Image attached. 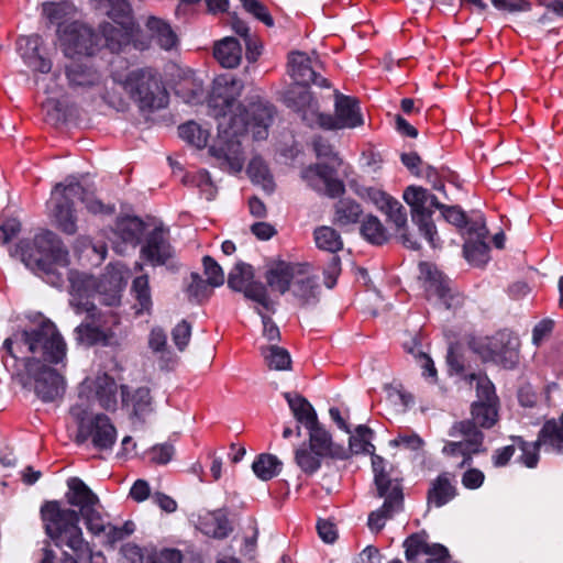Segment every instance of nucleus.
Masks as SVG:
<instances>
[{"mask_svg": "<svg viewBox=\"0 0 563 563\" xmlns=\"http://www.w3.org/2000/svg\"><path fill=\"white\" fill-rule=\"evenodd\" d=\"M456 495V488L452 484L449 474L440 475L428 492V500L437 507L445 505Z\"/></svg>", "mask_w": 563, "mask_h": 563, "instance_id": "nucleus-38", "label": "nucleus"}, {"mask_svg": "<svg viewBox=\"0 0 563 563\" xmlns=\"http://www.w3.org/2000/svg\"><path fill=\"white\" fill-rule=\"evenodd\" d=\"M145 26L150 37L163 49L169 51L178 43V37L170 24L157 16H148Z\"/></svg>", "mask_w": 563, "mask_h": 563, "instance_id": "nucleus-30", "label": "nucleus"}, {"mask_svg": "<svg viewBox=\"0 0 563 563\" xmlns=\"http://www.w3.org/2000/svg\"><path fill=\"white\" fill-rule=\"evenodd\" d=\"M382 211L387 214L397 231H405V227L407 224V212L398 200L391 198L390 201L382 208Z\"/></svg>", "mask_w": 563, "mask_h": 563, "instance_id": "nucleus-56", "label": "nucleus"}, {"mask_svg": "<svg viewBox=\"0 0 563 563\" xmlns=\"http://www.w3.org/2000/svg\"><path fill=\"white\" fill-rule=\"evenodd\" d=\"M468 379L476 380L477 401L498 404L495 387L486 376L471 374Z\"/></svg>", "mask_w": 563, "mask_h": 563, "instance_id": "nucleus-54", "label": "nucleus"}, {"mask_svg": "<svg viewBox=\"0 0 563 563\" xmlns=\"http://www.w3.org/2000/svg\"><path fill=\"white\" fill-rule=\"evenodd\" d=\"M287 107L297 112L309 126L324 130L354 129L363 125L358 100L334 90V114L320 112L318 101L309 90L295 89L287 97Z\"/></svg>", "mask_w": 563, "mask_h": 563, "instance_id": "nucleus-2", "label": "nucleus"}, {"mask_svg": "<svg viewBox=\"0 0 563 563\" xmlns=\"http://www.w3.org/2000/svg\"><path fill=\"white\" fill-rule=\"evenodd\" d=\"M312 145L320 162L306 167L301 172V178L318 192L332 198L341 196L345 190L343 181L336 175L342 164L341 158L329 141L322 136L314 137Z\"/></svg>", "mask_w": 563, "mask_h": 563, "instance_id": "nucleus-7", "label": "nucleus"}, {"mask_svg": "<svg viewBox=\"0 0 563 563\" xmlns=\"http://www.w3.org/2000/svg\"><path fill=\"white\" fill-rule=\"evenodd\" d=\"M131 406L135 416L146 412L151 406V394L147 388H139L131 398Z\"/></svg>", "mask_w": 563, "mask_h": 563, "instance_id": "nucleus-60", "label": "nucleus"}, {"mask_svg": "<svg viewBox=\"0 0 563 563\" xmlns=\"http://www.w3.org/2000/svg\"><path fill=\"white\" fill-rule=\"evenodd\" d=\"M85 320L75 329L76 340L85 345H113L121 340L120 317L112 310L101 311L96 306L85 310Z\"/></svg>", "mask_w": 563, "mask_h": 563, "instance_id": "nucleus-10", "label": "nucleus"}, {"mask_svg": "<svg viewBox=\"0 0 563 563\" xmlns=\"http://www.w3.org/2000/svg\"><path fill=\"white\" fill-rule=\"evenodd\" d=\"M23 44H25L26 48L32 51V55L26 56L23 54L29 66H31L34 70L40 71L42 74H47L51 71L52 63L49 59H46L38 55V46L41 44V37L38 35H33L30 37H21L18 41L19 49H22Z\"/></svg>", "mask_w": 563, "mask_h": 563, "instance_id": "nucleus-39", "label": "nucleus"}, {"mask_svg": "<svg viewBox=\"0 0 563 563\" xmlns=\"http://www.w3.org/2000/svg\"><path fill=\"white\" fill-rule=\"evenodd\" d=\"M179 136L197 148H202L207 145L209 139L208 130H203L195 122L181 124L178 128Z\"/></svg>", "mask_w": 563, "mask_h": 563, "instance_id": "nucleus-49", "label": "nucleus"}, {"mask_svg": "<svg viewBox=\"0 0 563 563\" xmlns=\"http://www.w3.org/2000/svg\"><path fill=\"white\" fill-rule=\"evenodd\" d=\"M333 224L344 228L356 224L362 214L363 209L358 202L351 198H342L334 203Z\"/></svg>", "mask_w": 563, "mask_h": 563, "instance_id": "nucleus-33", "label": "nucleus"}, {"mask_svg": "<svg viewBox=\"0 0 563 563\" xmlns=\"http://www.w3.org/2000/svg\"><path fill=\"white\" fill-rule=\"evenodd\" d=\"M75 13V7L71 2H45L43 3V14L52 23H60L64 19Z\"/></svg>", "mask_w": 563, "mask_h": 563, "instance_id": "nucleus-51", "label": "nucleus"}, {"mask_svg": "<svg viewBox=\"0 0 563 563\" xmlns=\"http://www.w3.org/2000/svg\"><path fill=\"white\" fill-rule=\"evenodd\" d=\"M21 230L20 222L14 218H8L0 223V242H10Z\"/></svg>", "mask_w": 563, "mask_h": 563, "instance_id": "nucleus-63", "label": "nucleus"}, {"mask_svg": "<svg viewBox=\"0 0 563 563\" xmlns=\"http://www.w3.org/2000/svg\"><path fill=\"white\" fill-rule=\"evenodd\" d=\"M261 352L266 365L271 369L284 371L290 367L291 358L287 350L277 345H271L262 347Z\"/></svg>", "mask_w": 563, "mask_h": 563, "instance_id": "nucleus-47", "label": "nucleus"}, {"mask_svg": "<svg viewBox=\"0 0 563 563\" xmlns=\"http://www.w3.org/2000/svg\"><path fill=\"white\" fill-rule=\"evenodd\" d=\"M243 84L234 77H220L214 81L210 107L218 120V144L209 148L218 166L229 173H239L244 165V155L240 137L247 131L255 140L268 135L274 109L264 102H253L249 109L238 102Z\"/></svg>", "mask_w": 563, "mask_h": 563, "instance_id": "nucleus-1", "label": "nucleus"}, {"mask_svg": "<svg viewBox=\"0 0 563 563\" xmlns=\"http://www.w3.org/2000/svg\"><path fill=\"white\" fill-rule=\"evenodd\" d=\"M202 263L207 284L212 287L221 286L224 283V273L221 266L208 255L203 257Z\"/></svg>", "mask_w": 563, "mask_h": 563, "instance_id": "nucleus-57", "label": "nucleus"}, {"mask_svg": "<svg viewBox=\"0 0 563 563\" xmlns=\"http://www.w3.org/2000/svg\"><path fill=\"white\" fill-rule=\"evenodd\" d=\"M202 531L212 538L223 539L232 530L227 516L221 511L217 510L208 515L203 521Z\"/></svg>", "mask_w": 563, "mask_h": 563, "instance_id": "nucleus-41", "label": "nucleus"}, {"mask_svg": "<svg viewBox=\"0 0 563 563\" xmlns=\"http://www.w3.org/2000/svg\"><path fill=\"white\" fill-rule=\"evenodd\" d=\"M214 58L224 68H235L242 60V46L234 37H225L214 45Z\"/></svg>", "mask_w": 563, "mask_h": 563, "instance_id": "nucleus-32", "label": "nucleus"}, {"mask_svg": "<svg viewBox=\"0 0 563 563\" xmlns=\"http://www.w3.org/2000/svg\"><path fill=\"white\" fill-rule=\"evenodd\" d=\"M373 431L366 426H358L355 429V434L350 437L349 449H345L351 454L366 453L371 454L372 457L375 455V446L372 444Z\"/></svg>", "mask_w": 563, "mask_h": 563, "instance_id": "nucleus-43", "label": "nucleus"}, {"mask_svg": "<svg viewBox=\"0 0 563 563\" xmlns=\"http://www.w3.org/2000/svg\"><path fill=\"white\" fill-rule=\"evenodd\" d=\"M541 444L548 445L551 450L563 452V423L560 420L551 419L545 421L539 435Z\"/></svg>", "mask_w": 563, "mask_h": 563, "instance_id": "nucleus-40", "label": "nucleus"}, {"mask_svg": "<svg viewBox=\"0 0 563 563\" xmlns=\"http://www.w3.org/2000/svg\"><path fill=\"white\" fill-rule=\"evenodd\" d=\"M183 555L180 551L174 549H164L151 556L148 563H181Z\"/></svg>", "mask_w": 563, "mask_h": 563, "instance_id": "nucleus-64", "label": "nucleus"}, {"mask_svg": "<svg viewBox=\"0 0 563 563\" xmlns=\"http://www.w3.org/2000/svg\"><path fill=\"white\" fill-rule=\"evenodd\" d=\"M322 456L317 454L306 444H302L295 451V463L308 476L313 475L320 467Z\"/></svg>", "mask_w": 563, "mask_h": 563, "instance_id": "nucleus-45", "label": "nucleus"}, {"mask_svg": "<svg viewBox=\"0 0 563 563\" xmlns=\"http://www.w3.org/2000/svg\"><path fill=\"white\" fill-rule=\"evenodd\" d=\"M22 262L52 286L63 285L58 267L69 265V252L52 231H42L32 242L22 241L18 246Z\"/></svg>", "mask_w": 563, "mask_h": 563, "instance_id": "nucleus-3", "label": "nucleus"}, {"mask_svg": "<svg viewBox=\"0 0 563 563\" xmlns=\"http://www.w3.org/2000/svg\"><path fill=\"white\" fill-rule=\"evenodd\" d=\"M84 202L91 213H104L110 209L95 197L89 188H85L74 177L67 178L65 184H56L51 197L53 216L57 227L66 234L73 235L77 231L76 214L73 208V198Z\"/></svg>", "mask_w": 563, "mask_h": 563, "instance_id": "nucleus-5", "label": "nucleus"}, {"mask_svg": "<svg viewBox=\"0 0 563 563\" xmlns=\"http://www.w3.org/2000/svg\"><path fill=\"white\" fill-rule=\"evenodd\" d=\"M362 236L372 244L382 245L388 240V233L379 219L375 216H366L361 224Z\"/></svg>", "mask_w": 563, "mask_h": 563, "instance_id": "nucleus-42", "label": "nucleus"}, {"mask_svg": "<svg viewBox=\"0 0 563 563\" xmlns=\"http://www.w3.org/2000/svg\"><path fill=\"white\" fill-rule=\"evenodd\" d=\"M449 435L461 438V440L446 442L442 453L450 457L462 456L463 461L459 465L460 467L470 465L473 455L485 452L484 433L477 432L470 422H454L450 428Z\"/></svg>", "mask_w": 563, "mask_h": 563, "instance_id": "nucleus-15", "label": "nucleus"}, {"mask_svg": "<svg viewBox=\"0 0 563 563\" xmlns=\"http://www.w3.org/2000/svg\"><path fill=\"white\" fill-rule=\"evenodd\" d=\"M406 549V558L411 561L416 559L420 553L431 555H443L445 553V547L439 543L429 544L423 534L413 533L406 539L404 542Z\"/></svg>", "mask_w": 563, "mask_h": 563, "instance_id": "nucleus-36", "label": "nucleus"}, {"mask_svg": "<svg viewBox=\"0 0 563 563\" xmlns=\"http://www.w3.org/2000/svg\"><path fill=\"white\" fill-rule=\"evenodd\" d=\"M319 60L312 59L306 53L302 52H292L288 56V74L290 77L297 82L298 87L291 88L287 95L285 101L287 102V97L291 90L295 89H305V86L310 84H314L319 87H330V82L328 79L321 77L318 74Z\"/></svg>", "mask_w": 563, "mask_h": 563, "instance_id": "nucleus-18", "label": "nucleus"}, {"mask_svg": "<svg viewBox=\"0 0 563 563\" xmlns=\"http://www.w3.org/2000/svg\"><path fill=\"white\" fill-rule=\"evenodd\" d=\"M405 201L411 207L412 221L419 227L420 232L428 242L437 246V230L431 221L434 209L442 208L437 197L422 187H408L404 192Z\"/></svg>", "mask_w": 563, "mask_h": 563, "instance_id": "nucleus-13", "label": "nucleus"}, {"mask_svg": "<svg viewBox=\"0 0 563 563\" xmlns=\"http://www.w3.org/2000/svg\"><path fill=\"white\" fill-rule=\"evenodd\" d=\"M175 450L172 444L164 443L153 446L148 451V459L154 464H167L174 456Z\"/></svg>", "mask_w": 563, "mask_h": 563, "instance_id": "nucleus-59", "label": "nucleus"}, {"mask_svg": "<svg viewBox=\"0 0 563 563\" xmlns=\"http://www.w3.org/2000/svg\"><path fill=\"white\" fill-rule=\"evenodd\" d=\"M68 493L66 494L67 501L75 507L79 508V514L87 512L92 507H100L99 498L92 490L77 477L68 481Z\"/></svg>", "mask_w": 563, "mask_h": 563, "instance_id": "nucleus-27", "label": "nucleus"}, {"mask_svg": "<svg viewBox=\"0 0 563 563\" xmlns=\"http://www.w3.org/2000/svg\"><path fill=\"white\" fill-rule=\"evenodd\" d=\"M21 343L30 353L25 364L29 372L37 371L41 363L58 364L66 356V343L56 325L49 320L43 321L30 331H24L21 334Z\"/></svg>", "mask_w": 563, "mask_h": 563, "instance_id": "nucleus-8", "label": "nucleus"}, {"mask_svg": "<svg viewBox=\"0 0 563 563\" xmlns=\"http://www.w3.org/2000/svg\"><path fill=\"white\" fill-rule=\"evenodd\" d=\"M308 446L324 457L345 460L349 459V452L340 444L332 441L331 434L318 422L308 428Z\"/></svg>", "mask_w": 563, "mask_h": 563, "instance_id": "nucleus-25", "label": "nucleus"}, {"mask_svg": "<svg viewBox=\"0 0 563 563\" xmlns=\"http://www.w3.org/2000/svg\"><path fill=\"white\" fill-rule=\"evenodd\" d=\"M58 41L64 55L74 59L92 56L99 47L100 37L91 27L73 22L58 29Z\"/></svg>", "mask_w": 563, "mask_h": 563, "instance_id": "nucleus-14", "label": "nucleus"}, {"mask_svg": "<svg viewBox=\"0 0 563 563\" xmlns=\"http://www.w3.org/2000/svg\"><path fill=\"white\" fill-rule=\"evenodd\" d=\"M146 232V224L137 217H122L115 222L113 233L122 242L136 246Z\"/></svg>", "mask_w": 563, "mask_h": 563, "instance_id": "nucleus-31", "label": "nucleus"}, {"mask_svg": "<svg viewBox=\"0 0 563 563\" xmlns=\"http://www.w3.org/2000/svg\"><path fill=\"white\" fill-rule=\"evenodd\" d=\"M68 282L69 303L75 312L81 314L85 310H91L95 305L90 299L98 296L97 279L90 274L71 269L68 273Z\"/></svg>", "mask_w": 563, "mask_h": 563, "instance_id": "nucleus-19", "label": "nucleus"}, {"mask_svg": "<svg viewBox=\"0 0 563 563\" xmlns=\"http://www.w3.org/2000/svg\"><path fill=\"white\" fill-rule=\"evenodd\" d=\"M71 416L78 423L76 441L84 443L91 440L95 448L99 450L111 449L117 439V431L106 415H96L87 418V412L80 406L70 409Z\"/></svg>", "mask_w": 563, "mask_h": 563, "instance_id": "nucleus-12", "label": "nucleus"}, {"mask_svg": "<svg viewBox=\"0 0 563 563\" xmlns=\"http://www.w3.org/2000/svg\"><path fill=\"white\" fill-rule=\"evenodd\" d=\"M85 520L87 529L93 534H100L107 531V526L100 511L99 507H92L87 512L80 515Z\"/></svg>", "mask_w": 563, "mask_h": 563, "instance_id": "nucleus-58", "label": "nucleus"}, {"mask_svg": "<svg viewBox=\"0 0 563 563\" xmlns=\"http://www.w3.org/2000/svg\"><path fill=\"white\" fill-rule=\"evenodd\" d=\"M121 85L141 110L154 111L168 103V93L162 78L151 68L129 73Z\"/></svg>", "mask_w": 563, "mask_h": 563, "instance_id": "nucleus-9", "label": "nucleus"}, {"mask_svg": "<svg viewBox=\"0 0 563 563\" xmlns=\"http://www.w3.org/2000/svg\"><path fill=\"white\" fill-rule=\"evenodd\" d=\"M286 398L295 418L307 429L318 423L317 413L311 404L298 394L285 393Z\"/></svg>", "mask_w": 563, "mask_h": 563, "instance_id": "nucleus-35", "label": "nucleus"}, {"mask_svg": "<svg viewBox=\"0 0 563 563\" xmlns=\"http://www.w3.org/2000/svg\"><path fill=\"white\" fill-rule=\"evenodd\" d=\"M486 235L487 230L484 221H475L470 224L467 239L463 246L464 255L470 263L474 265L486 263L488 256Z\"/></svg>", "mask_w": 563, "mask_h": 563, "instance_id": "nucleus-24", "label": "nucleus"}, {"mask_svg": "<svg viewBox=\"0 0 563 563\" xmlns=\"http://www.w3.org/2000/svg\"><path fill=\"white\" fill-rule=\"evenodd\" d=\"M300 269V264L279 262L272 265L265 278L272 290L285 294L290 289L292 276Z\"/></svg>", "mask_w": 563, "mask_h": 563, "instance_id": "nucleus-28", "label": "nucleus"}, {"mask_svg": "<svg viewBox=\"0 0 563 563\" xmlns=\"http://www.w3.org/2000/svg\"><path fill=\"white\" fill-rule=\"evenodd\" d=\"M173 341L175 345L178 347L179 351H184L187 346L190 335H191V327L186 321H180L173 330L172 332Z\"/></svg>", "mask_w": 563, "mask_h": 563, "instance_id": "nucleus-62", "label": "nucleus"}, {"mask_svg": "<svg viewBox=\"0 0 563 563\" xmlns=\"http://www.w3.org/2000/svg\"><path fill=\"white\" fill-rule=\"evenodd\" d=\"M472 350L484 362H493L512 368L519 360V339L509 331H499L490 338L473 340Z\"/></svg>", "mask_w": 563, "mask_h": 563, "instance_id": "nucleus-11", "label": "nucleus"}, {"mask_svg": "<svg viewBox=\"0 0 563 563\" xmlns=\"http://www.w3.org/2000/svg\"><path fill=\"white\" fill-rule=\"evenodd\" d=\"M421 279L429 296H435L446 309H455L463 303V297L451 287L450 280L432 264L420 265Z\"/></svg>", "mask_w": 563, "mask_h": 563, "instance_id": "nucleus-17", "label": "nucleus"}, {"mask_svg": "<svg viewBox=\"0 0 563 563\" xmlns=\"http://www.w3.org/2000/svg\"><path fill=\"white\" fill-rule=\"evenodd\" d=\"M132 292L139 303L137 312L148 311L152 307V298L147 275L139 276L133 280Z\"/></svg>", "mask_w": 563, "mask_h": 563, "instance_id": "nucleus-50", "label": "nucleus"}, {"mask_svg": "<svg viewBox=\"0 0 563 563\" xmlns=\"http://www.w3.org/2000/svg\"><path fill=\"white\" fill-rule=\"evenodd\" d=\"M141 255L153 266L167 265L175 255V251L169 243L168 231L162 227H156L146 232Z\"/></svg>", "mask_w": 563, "mask_h": 563, "instance_id": "nucleus-21", "label": "nucleus"}, {"mask_svg": "<svg viewBox=\"0 0 563 563\" xmlns=\"http://www.w3.org/2000/svg\"><path fill=\"white\" fill-rule=\"evenodd\" d=\"M290 289L294 296L302 303H309L316 299L318 285L316 280L307 274V265L300 264V269L292 276Z\"/></svg>", "mask_w": 563, "mask_h": 563, "instance_id": "nucleus-34", "label": "nucleus"}, {"mask_svg": "<svg viewBox=\"0 0 563 563\" xmlns=\"http://www.w3.org/2000/svg\"><path fill=\"white\" fill-rule=\"evenodd\" d=\"M97 295L102 303L107 306L118 305L125 285L123 268L108 265L101 277L97 279Z\"/></svg>", "mask_w": 563, "mask_h": 563, "instance_id": "nucleus-22", "label": "nucleus"}, {"mask_svg": "<svg viewBox=\"0 0 563 563\" xmlns=\"http://www.w3.org/2000/svg\"><path fill=\"white\" fill-rule=\"evenodd\" d=\"M175 92L185 102L191 103L195 102L201 95L202 86L196 80L184 78L175 85Z\"/></svg>", "mask_w": 563, "mask_h": 563, "instance_id": "nucleus-55", "label": "nucleus"}, {"mask_svg": "<svg viewBox=\"0 0 563 563\" xmlns=\"http://www.w3.org/2000/svg\"><path fill=\"white\" fill-rule=\"evenodd\" d=\"M117 383L107 374L96 377L93 380H86L80 388L79 404H85L84 395L93 393L96 400L106 410H113L117 407Z\"/></svg>", "mask_w": 563, "mask_h": 563, "instance_id": "nucleus-23", "label": "nucleus"}, {"mask_svg": "<svg viewBox=\"0 0 563 563\" xmlns=\"http://www.w3.org/2000/svg\"><path fill=\"white\" fill-rule=\"evenodd\" d=\"M244 9L252 13L256 19L261 20L267 26L273 25V19L264 4L257 0H240Z\"/></svg>", "mask_w": 563, "mask_h": 563, "instance_id": "nucleus-61", "label": "nucleus"}, {"mask_svg": "<svg viewBox=\"0 0 563 563\" xmlns=\"http://www.w3.org/2000/svg\"><path fill=\"white\" fill-rule=\"evenodd\" d=\"M254 269L250 264L238 263L229 273L228 286L244 297L257 302L266 310H273V301L269 299L266 286L254 280Z\"/></svg>", "mask_w": 563, "mask_h": 563, "instance_id": "nucleus-16", "label": "nucleus"}, {"mask_svg": "<svg viewBox=\"0 0 563 563\" xmlns=\"http://www.w3.org/2000/svg\"><path fill=\"white\" fill-rule=\"evenodd\" d=\"M314 242L318 249L336 253L342 250L343 241L340 234L331 227H319L313 232Z\"/></svg>", "mask_w": 563, "mask_h": 563, "instance_id": "nucleus-44", "label": "nucleus"}, {"mask_svg": "<svg viewBox=\"0 0 563 563\" xmlns=\"http://www.w3.org/2000/svg\"><path fill=\"white\" fill-rule=\"evenodd\" d=\"M35 374V393L43 401H53L64 393L63 377L51 367L37 366Z\"/></svg>", "mask_w": 563, "mask_h": 563, "instance_id": "nucleus-26", "label": "nucleus"}, {"mask_svg": "<svg viewBox=\"0 0 563 563\" xmlns=\"http://www.w3.org/2000/svg\"><path fill=\"white\" fill-rule=\"evenodd\" d=\"M247 174L252 181L261 185L265 191L272 192L274 190L272 175L263 159L258 157L253 158L249 164Z\"/></svg>", "mask_w": 563, "mask_h": 563, "instance_id": "nucleus-48", "label": "nucleus"}, {"mask_svg": "<svg viewBox=\"0 0 563 563\" xmlns=\"http://www.w3.org/2000/svg\"><path fill=\"white\" fill-rule=\"evenodd\" d=\"M372 466L377 496L384 498V504L379 509L369 514L368 527L372 531L378 532L384 528L387 519L393 518L402 509L404 494L401 478L393 466L389 470L386 468L382 456L374 455Z\"/></svg>", "mask_w": 563, "mask_h": 563, "instance_id": "nucleus-6", "label": "nucleus"}, {"mask_svg": "<svg viewBox=\"0 0 563 563\" xmlns=\"http://www.w3.org/2000/svg\"><path fill=\"white\" fill-rule=\"evenodd\" d=\"M282 465V462L275 455L261 454L253 462L252 468L257 477L269 481L279 474Z\"/></svg>", "mask_w": 563, "mask_h": 563, "instance_id": "nucleus-46", "label": "nucleus"}, {"mask_svg": "<svg viewBox=\"0 0 563 563\" xmlns=\"http://www.w3.org/2000/svg\"><path fill=\"white\" fill-rule=\"evenodd\" d=\"M65 75L68 86L77 92L88 91L102 84V75L92 65L89 57L70 59L69 64L65 66Z\"/></svg>", "mask_w": 563, "mask_h": 563, "instance_id": "nucleus-20", "label": "nucleus"}, {"mask_svg": "<svg viewBox=\"0 0 563 563\" xmlns=\"http://www.w3.org/2000/svg\"><path fill=\"white\" fill-rule=\"evenodd\" d=\"M514 442H517L518 449L521 451L520 461L527 467H536L539 462V448L541 442L539 439L534 442H526L522 438H514Z\"/></svg>", "mask_w": 563, "mask_h": 563, "instance_id": "nucleus-52", "label": "nucleus"}, {"mask_svg": "<svg viewBox=\"0 0 563 563\" xmlns=\"http://www.w3.org/2000/svg\"><path fill=\"white\" fill-rule=\"evenodd\" d=\"M46 533L56 542L69 547L79 560L89 559L90 563H106L101 552L92 553L82 538L78 526V512L62 508L58 501H46L41 508Z\"/></svg>", "mask_w": 563, "mask_h": 563, "instance_id": "nucleus-4", "label": "nucleus"}, {"mask_svg": "<svg viewBox=\"0 0 563 563\" xmlns=\"http://www.w3.org/2000/svg\"><path fill=\"white\" fill-rule=\"evenodd\" d=\"M442 212L443 218L451 224L455 225L463 234H468L470 224L476 220H468L466 214L457 207H445L439 208ZM478 221H483L479 219Z\"/></svg>", "mask_w": 563, "mask_h": 563, "instance_id": "nucleus-53", "label": "nucleus"}, {"mask_svg": "<svg viewBox=\"0 0 563 563\" xmlns=\"http://www.w3.org/2000/svg\"><path fill=\"white\" fill-rule=\"evenodd\" d=\"M104 45L112 52L118 53L130 43V30L120 23L107 22L101 26Z\"/></svg>", "mask_w": 563, "mask_h": 563, "instance_id": "nucleus-37", "label": "nucleus"}, {"mask_svg": "<svg viewBox=\"0 0 563 563\" xmlns=\"http://www.w3.org/2000/svg\"><path fill=\"white\" fill-rule=\"evenodd\" d=\"M498 420V404L475 401L471 405V419L460 422H470L477 432H482V429H492Z\"/></svg>", "mask_w": 563, "mask_h": 563, "instance_id": "nucleus-29", "label": "nucleus"}]
</instances>
